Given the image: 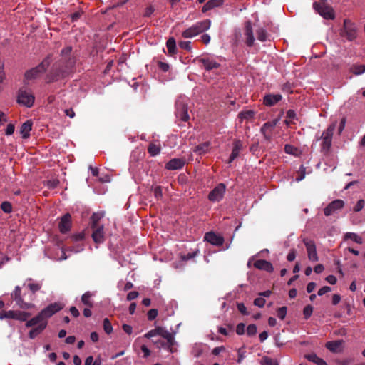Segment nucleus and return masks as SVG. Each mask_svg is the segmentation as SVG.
Instances as JSON below:
<instances>
[{
    "label": "nucleus",
    "instance_id": "1",
    "mask_svg": "<svg viewBox=\"0 0 365 365\" xmlns=\"http://www.w3.org/2000/svg\"><path fill=\"white\" fill-rule=\"evenodd\" d=\"M72 51L71 46H67L61 50V58L53 64L49 73L46 76L47 83L64 78L72 71L76 64V58Z\"/></svg>",
    "mask_w": 365,
    "mask_h": 365
},
{
    "label": "nucleus",
    "instance_id": "2",
    "mask_svg": "<svg viewBox=\"0 0 365 365\" xmlns=\"http://www.w3.org/2000/svg\"><path fill=\"white\" fill-rule=\"evenodd\" d=\"M64 305L61 302L51 303L43 309L36 317L26 322V327L36 326L39 322H47V319L63 309Z\"/></svg>",
    "mask_w": 365,
    "mask_h": 365
},
{
    "label": "nucleus",
    "instance_id": "3",
    "mask_svg": "<svg viewBox=\"0 0 365 365\" xmlns=\"http://www.w3.org/2000/svg\"><path fill=\"white\" fill-rule=\"evenodd\" d=\"M160 336L165 339H166V342L164 341H160L161 346L169 350L170 352H173L172 347L175 344V338L174 334L173 333H170L168 330L165 329L162 327H157L154 329L150 330L148 332H147L144 336L147 339H150L151 337L155 336Z\"/></svg>",
    "mask_w": 365,
    "mask_h": 365
},
{
    "label": "nucleus",
    "instance_id": "4",
    "mask_svg": "<svg viewBox=\"0 0 365 365\" xmlns=\"http://www.w3.org/2000/svg\"><path fill=\"white\" fill-rule=\"evenodd\" d=\"M336 123L334 122L323 131L319 137H317V140H322L321 152L324 155H327L331 149L334 132L336 129Z\"/></svg>",
    "mask_w": 365,
    "mask_h": 365
},
{
    "label": "nucleus",
    "instance_id": "5",
    "mask_svg": "<svg viewBox=\"0 0 365 365\" xmlns=\"http://www.w3.org/2000/svg\"><path fill=\"white\" fill-rule=\"evenodd\" d=\"M51 58L49 56H46L41 63L35 68H33L25 73V78L27 80L36 79L43 74L51 64Z\"/></svg>",
    "mask_w": 365,
    "mask_h": 365
},
{
    "label": "nucleus",
    "instance_id": "6",
    "mask_svg": "<svg viewBox=\"0 0 365 365\" xmlns=\"http://www.w3.org/2000/svg\"><path fill=\"white\" fill-rule=\"evenodd\" d=\"M314 10L325 19H334L335 13L334 9L325 2H314L313 4Z\"/></svg>",
    "mask_w": 365,
    "mask_h": 365
},
{
    "label": "nucleus",
    "instance_id": "7",
    "mask_svg": "<svg viewBox=\"0 0 365 365\" xmlns=\"http://www.w3.org/2000/svg\"><path fill=\"white\" fill-rule=\"evenodd\" d=\"M340 35L349 41H353L356 38V29L355 24L349 19H344V26L340 31Z\"/></svg>",
    "mask_w": 365,
    "mask_h": 365
},
{
    "label": "nucleus",
    "instance_id": "8",
    "mask_svg": "<svg viewBox=\"0 0 365 365\" xmlns=\"http://www.w3.org/2000/svg\"><path fill=\"white\" fill-rule=\"evenodd\" d=\"M35 97L29 91L25 89H20L18 92L17 102L19 104L31 108L34 103Z\"/></svg>",
    "mask_w": 365,
    "mask_h": 365
},
{
    "label": "nucleus",
    "instance_id": "9",
    "mask_svg": "<svg viewBox=\"0 0 365 365\" xmlns=\"http://www.w3.org/2000/svg\"><path fill=\"white\" fill-rule=\"evenodd\" d=\"M12 299L16 302V305L22 309H29L34 307V304L25 302L21 297V289L19 286H16L11 293Z\"/></svg>",
    "mask_w": 365,
    "mask_h": 365
},
{
    "label": "nucleus",
    "instance_id": "10",
    "mask_svg": "<svg viewBox=\"0 0 365 365\" xmlns=\"http://www.w3.org/2000/svg\"><path fill=\"white\" fill-rule=\"evenodd\" d=\"M175 115L180 120L187 122L189 119L187 105L182 100H178L175 103Z\"/></svg>",
    "mask_w": 365,
    "mask_h": 365
},
{
    "label": "nucleus",
    "instance_id": "11",
    "mask_svg": "<svg viewBox=\"0 0 365 365\" xmlns=\"http://www.w3.org/2000/svg\"><path fill=\"white\" fill-rule=\"evenodd\" d=\"M244 39L247 46L252 47L255 44L254 31L250 21H247L244 24Z\"/></svg>",
    "mask_w": 365,
    "mask_h": 365
},
{
    "label": "nucleus",
    "instance_id": "12",
    "mask_svg": "<svg viewBox=\"0 0 365 365\" xmlns=\"http://www.w3.org/2000/svg\"><path fill=\"white\" fill-rule=\"evenodd\" d=\"M226 186L224 183L218 184L208 195L209 200L212 202L220 201L225 193Z\"/></svg>",
    "mask_w": 365,
    "mask_h": 365
},
{
    "label": "nucleus",
    "instance_id": "13",
    "mask_svg": "<svg viewBox=\"0 0 365 365\" xmlns=\"http://www.w3.org/2000/svg\"><path fill=\"white\" fill-rule=\"evenodd\" d=\"M344 206V202L342 200L337 199L333 200L324 209V213L326 216H330L341 210Z\"/></svg>",
    "mask_w": 365,
    "mask_h": 365
},
{
    "label": "nucleus",
    "instance_id": "14",
    "mask_svg": "<svg viewBox=\"0 0 365 365\" xmlns=\"http://www.w3.org/2000/svg\"><path fill=\"white\" fill-rule=\"evenodd\" d=\"M303 242L306 247L309 259L312 262H317L319 257L317 253L314 242L305 238L303 240Z\"/></svg>",
    "mask_w": 365,
    "mask_h": 365
},
{
    "label": "nucleus",
    "instance_id": "15",
    "mask_svg": "<svg viewBox=\"0 0 365 365\" xmlns=\"http://www.w3.org/2000/svg\"><path fill=\"white\" fill-rule=\"evenodd\" d=\"M204 240L215 246H221L224 243L223 237L217 235L214 232H208L205 233Z\"/></svg>",
    "mask_w": 365,
    "mask_h": 365
},
{
    "label": "nucleus",
    "instance_id": "16",
    "mask_svg": "<svg viewBox=\"0 0 365 365\" xmlns=\"http://www.w3.org/2000/svg\"><path fill=\"white\" fill-rule=\"evenodd\" d=\"M71 227V216L69 213H66L61 217L58 224V228L61 233L65 234L70 230Z\"/></svg>",
    "mask_w": 365,
    "mask_h": 365
},
{
    "label": "nucleus",
    "instance_id": "17",
    "mask_svg": "<svg viewBox=\"0 0 365 365\" xmlns=\"http://www.w3.org/2000/svg\"><path fill=\"white\" fill-rule=\"evenodd\" d=\"M185 164L183 158H173L165 164V169L168 170H175L182 169Z\"/></svg>",
    "mask_w": 365,
    "mask_h": 365
},
{
    "label": "nucleus",
    "instance_id": "18",
    "mask_svg": "<svg viewBox=\"0 0 365 365\" xmlns=\"http://www.w3.org/2000/svg\"><path fill=\"white\" fill-rule=\"evenodd\" d=\"M197 61L206 69L207 71H211L215 68H218L220 66V64L215 61V60L203 57L197 59Z\"/></svg>",
    "mask_w": 365,
    "mask_h": 365
},
{
    "label": "nucleus",
    "instance_id": "19",
    "mask_svg": "<svg viewBox=\"0 0 365 365\" xmlns=\"http://www.w3.org/2000/svg\"><path fill=\"white\" fill-rule=\"evenodd\" d=\"M254 267L259 270H264L271 273L274 270L273 265L265 259H258L254 262Z\"/></svg>",
    "mask_w": 365,
    "mask_h": 365
},
{
    "label": "nucleus",
    "instance_id": "20",
    "mask_svg": "<svg viewBox=\"0 0 365 365\" xmlns=\"http://www.w3.org/2000/svg\"><path fill=\"white\" fill-rule=\"evenodd\" d=\"M93 229L92 238L93 241L100 244L104 242V232H103V226H98L96 227H91Z\"/></svg>",
    "mask_w": 365,
    "mask_h": 365
},
{
    "label": "nucleus",
    "instance_id": "21",
    "mask_svg": "<svg viewBox=\"0 0 365 365\" xmlns=\"http://www.w3.org/2000/svg\"><path fill=\"white\" fill-rule=\"evenodd\" d=\"M242 149V144L240 140H235L233 143V148L228 159L227 163H231L240 154Z\"/></svg>",
    "mask_w": 365,
    "mask_h": 365
},
{
    "label": "nucleus",
    "instance_id": "22",
    "mask_svg": "<svg viewBox=\"0 0 365 365\" xmlns=\"http://www.w3.org/2000/svg\"><path fill=\"white\" fill-rule=\"evenodd\" d=\"M47 322H39L36 325L37 327L30 330L29 336L30 339H35L38 334H40L47 327Z\"/></svg>",
    "mask_w": 365,
    "mask_h": 365
},
{
    "label": "nucleus",
    "instance_id": "23",
    "mask_svg": "<svg viewBox=\"0 0 365 365\" xmlns=\"http://www.w3.org/2000/svg\"><path fill=\"white\" fill-rule=\"evenodd\" d=\"M281 100L280 94H267L264 97L263 103L267 106H272Z\"/></svg>",
    "mask_w": 365,
    "mask_h": 365
},
{
    "label": "nucleus",
    "instance_id": "24",
    "mask_svg": "<svg viewBox=\"0 0 365 365\" xmlns=\"http://www.w3.org/2000/svg\"><path fill=\"white\" fill-rule=\"evenodd\" d=\"M33 123L31 120H26L20 128V133L24 139H26L30 136V132L32 129Z\"/></svg>",
    "mask_w": 365,
    "mask_h": 365
},
{
    "label": "nucleus",
    "instance_id": "25",
    "mask_svg": "<svg viewBox=\"0 0 365 365\" xmlns=\"http://www.w3.org/2000/svg\"><path fill=\"white\" fill-rule=\"evenodd\" d=\"M224 0H210L204 4L202 8V11L205 13L211 9L217 7H220L223 5Z\"/></svg>",
    "mask_w": 365,
    "mask_h": 365
},
{
    "label": "nucleus",
    "instance_id": "26",
    "mask_svg": "<svg viewBox=\"0 0 365 365\" xmlns=\"http://www.w3.org/2000/svg\"><path fill=\"white\" fill-rule=\"evenodd\" d=\"M197 34H200L207 30H208L211 25V21L210 19H205L202 21H199L193 24Z\"/></svg>",
    "mask_w": 365,
    "mask_h": 365
},
{
    "label": "nucleus",
    "instance_id": "27",
    "mask_svg": "<svg viewBox=\"0 0 365 365\" xmlns=\"http://www.w3.org/2000/svg\"><path fill=\"white\" fill-rule=\"evenodd\" d=\"M168 54L171 56L177 53L176 41L173 37H170L166 42Z\"/></svg>",
    "mask_w": 365,
    "mask_h": 365
},
{
    "label": "nucleus",
    "instance_id": "28",
    "mask_svg": "<svg viewBox=\"0 0 365 365\" xmlns=\"http://www.w3.org/2000/svg\"><path fill=\"white\" fill-rule=\"evenodd\" d=\"M255 115V112L252 110H247L245 111H241L238 113V118L241 120H251L253 119Z\"/></svg>",
    "mask_w": 365,
    "mask_h": 365
},
{
    "label": "nucleus",
    "instance_id": "29",
    "mask_svg": "<svg viewBox=\"0 0 365 365\" xmlns=\"http://www.w3.org/2000/svg\"><path fill=\"white\" fill-rule=\"evenodd\" d=\"M343 343V341H331L326 343V348L332 352L338 351L339 346Z\"/></svg>",
    "mask_w": 365,
    "mask_h": 365
},
{
    "label": "nucleus",
    "instance_id": "30",
    "mask_svg": "<svg viewBox=\"0 0 365 365\" xmlns=\"http://www.w3.org/2000/svg\"><path fill=\"white\" fill-rule=\"evenodd\" d=\"M306 358L312 362L315 363L317 365H327V362L322 359L318 357L315 354H309L306 355Z\"/></svg>",
    "mask_w": 365,
    "mask_h": 365
},
{
    "label": "nucleus",
    "instance_id": "31",
    "mask_svg": "<svg viewBox=\"0 0 365 365\" xmlns=\"http://www.w3.org/2000/svg\"><path fill=\"white\" fill-rule=\"evenodd\" d=\"M210 143L205 142L196 146L194 150V152L199 155H203L208 151Z\"/></svg>",
    "mask_w": 365,
    "mask_h": 365
},
{
    "label": "nucleus",
    "instance_id": "32",
    "mask_svg": "<svg viewBox=\"0 0 365 365\" xmlns=\"http://www.w3.org/2000/svg\"><path fill=\"white\" fill-rule=\"evenodd\" d=\"M197 33L196 31V29L194 26V25H192V26L189 27L188 29H187L186 30H185L182 33V36L185 38H192V37H195L196 36H197Z\"/></svg>",
    "mask_w": 365,
    "mask_h": 365
},
{
    "label": "nucleus",
    "instance_id": "33",
    "mask_svg": "<svg viewBox=\"0 0 365 365\" xmlns=\"http://www.w3.org/2000/svg\"><path fill=\"white\" fill-rule=\"evenodd\" d=\"M15 319L20 322H26L31 316V313L23 311H15Z\"/></svg>",
    "mask_w": 365,
    "mask_h": 365
},
{
    "label": "nucleus",
    "instance_id": "34",
    "mask_svg": "<svg viewBox=\"0 0 365 365\" xmlns=\"http://www.w3.org/2000/svg\"><path fill=\"white\" fill-rule=\"evenodd\" d=\"M277 123V120H274L272 121H268L265 123L261 128L260 131L264 132V130L267 132H272L273 129L275 128Z\"/></svg>",
    "mask_w": 365,
    "mask_h": 365
},
{
    "label": "nucleus",
    "instance_id": "35",
    "mask_svg": "<svg viewBox=\"0 0 365 365\" xmlns=\"http://www.w3.org/2000/svg\"><path fill=\"white\" fill-rule=\"evenodd\" d=\"M257 38L259 41L264 42L267 39V33L264 28L259 27L256 30Z\"/></svg>",
    "mask_w": 365,
    "mask_h": 365
},
{
    "label": "nucleus",
    "instance_id": "36",
    "mask_svg": "<svg viewBox=\"0 0 365 365\" xmlns=\"http://www.w3.org/2000/svg\"><path fill=\"white\" fill-rule=\"evenodd\" d=\"M344 239H351V240L354 241L355 242L358 244H362L363 240L362 238L359 236L356 233L354 232H346L344 235Z\"/></svg>",
    "mask_w": 365,
    "mask_h": 365
},
{
    "label": "nucleus",
    "instance_id": "37",
    "mask_svg": "<svg viewBox=\"0 0 365 365\" xmlns=\"http://www.w3.org/2000/svg\"><path fill=\"white\" fill-rule=\"evenodd\" d=\"M91 297L92 294L90 292H85L81 297L82 303L89 308L93 307V302L90 299Z\"/></svg>",
    "mask_w": 365,
    "mask_h": 365
},
{
    "label": "nucleus",
    "instance_id": "38",
    "mask_svg": "<svg viewBox=\"0 0 365 365\" xmlns=\"http://www.w3.org/2000/svg\"><path fill=\"white\" fill-rule=\"evenodd\" d=\"M148 152L151 156H155L160 153V147L154 143H150L148 148Z\"/></svg>",
    "mask_w": 365,
    "mask_h": 365
},
{
    "label": "nucleus",
    "instance_id": "39",
    "mask_svg": "<svg viewBox=\"0 0 365 365\" xmlns=\"http://www.w3.org/2000/svg\"><path fill=\"white\" fill-rule=\"evenodd\" d=\"M15 311L9 310V311H1L0 312V319L2 320L4 319H15Z\"/></svg>",
    "mask_w": 365,
    "mask_h": 365
},
{
    "label": "nucleus",
    "instance_id": "40",
    "mask_svg": "<svg viewBox=\"0 0 365 365\" xmlns=\"http://www.w3.org/2000/svg\"><path fill=\"white\" fill-rule=\"evenodd\" d=\"M351 71L355 75H360L365 73V65H354Z\"/></svg>",
    "mask_w": 365,
    "mask_h": 365
},
{
    "label": "nucleus",
    "instance_id": "41",
    "mask_svg": "<svg viewBox=\"0 0 365 365\" xmlns=\"http://www.w3.org/2000/svg\"><path fill=\"white\" fill-rule=\"evenodd\" d=\"M199 254V250H196L192 252H188L187 254H185V255H181V259L183 260V261H187V260H190V259H193L194 257H195L197 255Z\"/></svg>",
    "mask_w": 365,
    "mask_h": 365
},
{
    "label": "nucleus",
    "instance_id": "42",
    "mask_svg": "<svg viewBox=\"0 0 365 365\" xmlns=\"http://www.w3.org/2000/svg\"><path fill=\"white\" fill-rule=\"evenodd\" d=\"M103 329L105 332L108 334H110L113 331V327L108 318H105L103 319Z\"/></svg>",
    "mask_w": 365,
    "mask_h": 365
},
{
    "label": "nucleus",
    "instance_id": "43",
    "mask_svg": "<svg viewBox=\"0 0 365 365\" xmlns=\"http://www.w3.org/2000/svg\"><path fill=\"white\" fill-rule=\"evenodd\" d=\"M1 209L5 212V213H11L12 212V205L8 201H4L1 204Z\"/></svg>",
    "mask_w": 365,
    "mask_h": 365
},
{
    "label": "nucleus",
    "instance_id": "44",
    "mask_svg": "<svg viewBox=\"0 0 365 365\" xmlns=\"http://www.w3.org/2000/svg\"><path fill=\"white\" fill-rule=\"evenodd\" d=\"M313 307L310 304L307 305L303 309V315L305 319H308L313 312Z\"/></svg>",
    "mask_w": 365,
    "mask_h": 365
},
{
    "label": "nucleus",
    "instance_id": "45",
    "mask_svg": "<svg viewBox=\"0 0 365 365\" xmlns=\"http://www.w3.org/2000/svg\"><path fill=\"white\" fill-rule=\"evenodd\" d=\"M101 215L98 213H93L91 217V227H96L100 226L98 225V221L101 218Z\"/></svg>",
    "mask_w": 365,
    "mask_h": 365
},
{
    "label": "nucleus",
    "instance_id": "46",
    "mask_svg": "<svg viewBox=\"0 0 365 365\" xmlns=\"http://www.w3.org/2000/svg\"><path fill=\"white\" fill-rule=\"evenodd\" d=\"M262 365H279L278 362L276 360H273L269 357L264 356L263 357L262 362Z\"/></svg>",
    "mask_w": 365,
    "mask_h": 365
},
{
    "label": "nucleus",
    "instance_id": "47",
    "mask_svg": "<svg viewBox=\"0 0 365 365\" xmlns=\"http://www.w3.org/2000/svg\"><path fill=\"white\" fill-rule=\"evenodd\" d=\"M179 47L182 49L190 51L192 50L191 42L181 41L178 43Z\"/></svg>",
    "mask_w": 365,
    "mask_h": 365
},
{
    "label": "nucleus",
    "instance_id": "48",
    "mask_svg": "<svg viewBox=\"0 0 365 365\" xmlns=\"http://www.w3.org/2000/svg\"><path fill=\"white\" fill-rule=\"evenodd\" d=\"M28 287L32 292V293L34 294L41 289V283H30L28 284Z\"/></svg>",
    "mask_w": 365,
    "mask_h": 365
},
{
    "label": "nucleus",
    "instance_id": "49",
    "mask_svg": "<svg viewBox=\"0 0 365 365\" xmlns=\"http://www.w3.org/2000/svg\"><path fill=\"white\" fill-rule=\"evenodd\" d=\"M287 307H279V308L277 309V317H278L280 319L283 320V319L285 318V317H286V314H287Z\"/></svg>",
    "mask_w": 365,
    "mask_h": 365
},
{
    "label": "nucleus",
    "instance_id": "50",
    "mask_svg": "<svg viewBox=\"0 0 365 365\" xmlns=\"http://www.w3.org/2000/svg\"><path fill=\"white\" fill-rule=\"evenodd\" d=\"M158 311L156 309H151L148 312L147 316L150 321L154 320L158 316Z\"/></svg>",
    "mask_w": 365,
    "mask_h": 365
},
{
    "label": "nucleus",
    "instance_id": "51",
    "mask_svg": "<svg viewBox=\"0 0 365 365\" xmlns=\"http://www.w3.org/2000/svg\"><path fill=\"white\" fill-rule=\"evenodd\" d=\"M257 333V327L255 324H250L247 328V334L250 336L255 335Z\"/></svg>",
    "mask_w": 365,
    "mask_h": 365
},
{
    "label": "nucleus",
    "instance_id": "52",
    "mask_svg": "<svg viewBox=\"0 0 365 365\" xmlns=\"http://www.w3.org/2000/svg\"><path fill=\"white\" fill-rule=\"evenodd\" d=\"M59 184V180L56 179L49 180L46 182V185L50 189L56 188Z\"/></svg>",
    "mask_w": 365,
    "mask_h": 365
},
{
    "label": "nucleus",
    "instance_id": "53",
    "mask_svg": "<svg viewBox=\"0 0 365 365\" xmlns=\"http://www.w3.org/2000/svg\"><path fill=\"white\" fill-rule=\"evenodd\" d=\"M299 175L296 179L297 182L302 180L305 178L306 168L302 165L299 168Z\"/></svg>",
    "mask_w": 365,
    "mask_h": 365
},
{
    "label": "nucleus",
    "instance_id": "54",
    "mask_svg": "<svg viewBox=\"0 0 365 365\" xmlns=\"http://www.w3.org/2000/svg\"><path fill=\"white\" fill-rule=\"evenodd\" d=\"M364 205H365L364 200H359L356 202V205H355V207H354V211L356 212L361 211L364 208Z\"/></svg>",
    "mask_w": 365,
    "mask_h": 365
},
{
    "label": "nucleus",
    "instance_id": "55",
    "mask_svg": "<svg viewBox=\"0 0 365 365\" xmlns=\"http://www.w3.org/2000/svg\"><path fill=\"white\" fill-rule=\"evenodd\" d=\"M265 299L263 297H258L254 300V304L259 307H263L265 304Z\"/></svg>",
    "mask_w": 365,
    "mask_h": 365
},
{
    "label": "nucleus",
    "instance_id": "56",
    "mask_svg": "<svg viewBox=\"0 0 365 365\" xmlns=\"http://www.w3.org/2000/svg\"><path fill=\"white\" fill-rule=\"evenodd\" d=\"M245 325L243 323H239L236 327V333L238 335H242L245 333Z\"/></svg>",
    "mask_w": 365,
    "mask_h": 365
},
{
    "label": "nucleus",
    "instance_id": "57",
    "mask_svg": "<svg viewBox=\"0 0 365 365\" xmlns=\"http://www.w3.org/2000/svg\"><path fill=\"white\" fill-rule=\"evenodd\" d=\"M83 11H78L74 12L71 15V19L72 22H75L78 21L82 16Z\"/></svg>",
    "mask_w": 365,
    "mask_h": 365
},
{
    "label": "nucleus",
    "instance_id": "58",
    "mask_svg": "<svg viewBox=\"0 0 365 365\" xmlns=\"http://www.w3.org/2000/svg\"><path fill=\"white\" fill-rule=\"evenodd\" d=\"M297 150V148L292 145L286 144L284 146V151L288 154H294V151Z\"/></svg>",
    "mask_w": 365,
    "mask_h": 365
},
{
    "label": "nucleus",
    "instance_id": "59",
    "mask_svg": "<svg viewBox=\"0 0 365 365\" xmlns=\"http://www.w3.org/2000/svg\"><path fill=\"white\" fill-rule=\"evenodd\" d=\"M155 9L153 6H148L144 11L143 16L145 17H150L153 13L154 12Z\"/></svg>",
    "mask_w": 365,
    "mask_h": 365
},
{
    "label": "nucleus",
    "instance_id": "60",
    "mask_svg": "<svg viewBox=\"0 0 365 365\" xmlns=\"http://www.w3.org/2000/svg\"><path fill=\"white\" fill-rule=\"evenodd\" d=\"M237 307L238 311L241 314H242L244 315H247L248 314V313L247 312V308H246V307L245 306V304L243 303H237Z\"/></svg>",
    "mask_w": 365,
    "mask_h": 365
},
{
    "label": "nucleus",
    "instance_id": "61",
    "mask_svg": "<svg viewBox=\"0 0 365 365\" xmlns=\"http://www.w3.org/2000/svg\"><path fill=\"white\" fill-rule=\"evenodd\" d=\"M71 238L74 242L81 241L84 239V233L80 232L78 234L73 235L71 236Z\"/></svg>",
    "mask_w": 365,
    "mask_h": 365
},
{
    "label": "nucleus",
    "instance_id": "62",
    "mask_svg": "<svg viewBox=\"0 0 365 365\" xmlns=\"http://www.w3.org/2000/svg\"><path fill=\"white\" fill-rule=\"evenodd\" d=\"M158 68L164 71V72H166L168 71L169 69V65L168 63H165V62H162V61H159L158 63Z\"/></svg>",
    "mask_w": 365,
    "mask_h": 365
},
{
    "label": "nucleus",
    "instance_id": "63",
    "mask_svg": "<svg viewBox=\"0 0 365 365\" xmlns=\"http://www.w3.org/2000/svg\"><path fill=\"white\" fill-rule=\"evenodd\" d=\"M139 294L138 292H130L127 294V300L132 301L138 297Z\"/></svg>",
    "mask_w": 365,
    "mask_h": 365
},
{
    "label": "nucleus",
    "instance_id": "64",
    "mask_svg": "<svg viewBox=\"0 0 365 365\" xmlns=\"http://www.w3.org/2000/svg\"><path fill=\"white\" fill-rule=\"evenodd\" d=\"M296 257V252L295 250L292 249L289 251L287 256V259L289 262H292L294 260Z\"/></svg>",
    "mask_w": 365,
    "mask_h": 365
}]
</instances>
